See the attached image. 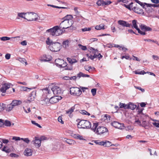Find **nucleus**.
<instances>
[{"label":"nucleus","instance_id":"f257e3e1","mask_svg":"<svg viewBox=\"0 0 159 159\" xmlns=\"http://www.w3.org/2000/svg\"><path fill=\"white\" fill-rule=\"evenodd\" d=\"M98 122L93 123L91 128V130L97 134L101 135L108 131V129L106 128L104 126L98 127Z\"/></svg>","mask_w":159,"mask_h":159},{"label":"nucleus","instance_id":"f03ea898","mask_svg":"<svg viewBox=\"0 0 159 159\" xmlns=\"http://www.w3.org/2000/svg\"><path fill=\"white\" fill-rule=\"evenodd\" d=\"M139 115L140 117L135 119V123L140 126L147 129L148 126V123L144 120L145 116L143 114H140Z\"/></svg>","mask_w":159,"mask_h":159},{"label":"nucleus","instance_id":"7ed1b4c3","mask_svg":"<svg viewBox=\"0 0 159 159\" xmlns=\"http://www.w3.org/2000/svg\"><path fill=\"white\" fill-rule=\"evenodd\" d=\"M43 91L44 93V95L45 97H46V98L41 101L40 103L43 105L49 106L50 105L49 98L50 97L49 95L51 93V92L50 89L47 88L43 89Z\"/></svg>","mask_w":159,"mask_h":159},{"label":"nucleus","instance_id":"20e7f679","mask_svg":"<svg viewBox=\"0 0 159 159\" xmlns=\"http://www.w3.org/2000/svg\"><path fill=\"white\" fill-rule=\"evenodd\" d=\"M60 28L59 26H56L48 30L46 32L50 33V34L53 36H58L61 35L63 32L62 30Z\"/></svg>","mask_w":159,"mask_h":159},{"label":"nucleus","instance_id":"39448f33","mask_svg":"<svg viewBox=\"0 0 159 159\" xmlns=\"http://www.w3.org/2000/svg\"><path fill=\"white\" fill-rule=\"evenodd\" d=\"M77 126L79 128L90 129L92 128L91 123L88 120H81L78 123Z\"/></svg>","mask_w":159,"mask_h":159},{"label":"nucleus","instance_id":"423d86ee","mask_svg":"<svg viewBox=\"0 0 159 159\" xmlns=\"http://www.w3.org/2000/svg\"><path fill=\"white\" fill-rule=\"evenodd\" d=\"M73 21L72 20H63L60 23L59 27L62 29H66L71 27L73 24Z\"/></svg>","mask_w":159,"mask_h":159},{"label":"nucleus","instance_id":"0eeeda50","mask_svg":"<svg viewBox=\"0 0 159 159\" xmlns=\"http://www.w3.org/2000/svg\"><path fill=\"white\" fill-rule=\"evenodd\" d=\"M61 48V45L58 42H55L51 44L49 47V49L52 51L58 52L59 51Z\"/></svg>","mask_w":159,"mask_h":159},{"label":"nucleus","instance_id":"6e6552de","mask_svg":"<svg viewBox=\"0 0 159 159\" xmlns=\"http://www.w3.org/2000/svg\"><path fill=\"white\" fill-rule=\"evenodd\" d=\"M70 93L72 95L79 96L82 93V91L79 88L74 87L70 88Z\"/></svg>","mask_w":159,"mask_h":159},{"label":"nucleus","instance_id":"1a4fd4ad","mask_svg":"<svg viewBox=\"0 0 159 159\" xmlns=\"http://www.w3.org/2000/svg\"><path fill=\"white\" fill-rule=\"evenodd\" d=\"M26 19L28 21L36 20L38 19L37 15L35 13L30 12L26 13Z\"/></svg>","mask_w":159,"mask_h":159},{"label":"nucleus","instance_id":"9d476101","mask_svg":"<svg viewBox=\"0 0 159 159\" xmlns=\"http://www.w3.org/2000/svg\"><path fill=\"white\" fill-rule=\"evenodd\" d=\"M51 92H52L55 95H59L61 93V89L56 85H53L51 88Z\"/></svg>","mask_w":159,"mask_h":159},{"label":"nucleus","instance_id":"9b49d317","mask_svg":"<svg viewBox=\"0 0 159 159\" xmlns=\"http://www.w3.org/2000/svg\"><path fill=\"white\" fill-rule=\"evenodd\" d=\"M12 86L13 85L10 83H4L2 84L0 90L2 93H4L7 90Z\"/></svg>","mask_w":159,"mask_h":159},{"label":"nucleus","instance_id":"f8f14e48","mask_svg":"<svg viewBox=\"0 0 159 159\" xmlns=\"http://www.w3.org/2000/svg\"><path fill=\"white\" fill-rule=\"evenodd\" d=\"M55 62L56 65H59L61 67H64L66 66V63L64 61L61 59H56Z\"/></svg>","mask_w":159,"mask_h":159},{"label":"nucleus","instance_id":"ddd939ff","mask_svg":"<svg viewBox=\"0 0 159 159\" xmlns=\"http://www.w3.org/2000/svg\"><path fill=\"white\" fill-rule=\"evenodd\" d=\"M34 140L32 142V143L34 144V146L37 148H39L41 146V142L38 137H35Z\"/></svg>","mask_w":159,"mask_h":159},{"label":"nucleus","instance_id":"4468645a","mask_svg":"<svg viewBox=\"0 0 159 159\" xmlns=\"http://www.w3.org/2000/svg\"><path fill=\"white\" fill-rule=\"evenodd\" d=\"M118 23L120 25H121L123 27H130L131 26V24L128 23L125 21L120 20L118 21Z\"/></svg>","mask_w":159,"mask_h":159},{"label":"nucleus","instance_id":"2eb2a0df","mask_svg":"<svg viewBox=\"0 0 159 159\" xmlns=\"http://www.w3.org/2000/svg\"><path fill=\"white\" fill-rule=\"evenodd\" d=\"M133 10L136 13L142 15L144 16V13L142 9L139 7H134L133 8Z\"/></svg>","mask_w":159,"mask_h":159},{"label":"nucleus","instance_id":"dca6fc26","mask_svg":"<svg viewBox=\"0 0 159 159\" xmlns=\"http://www.w3.org/2000/svg\"><path fill=\"white\" fill-rule=\"evenodd\" d=\"M33 151L29 148H26L24 152V155L26 156H31L32 155Z\"/></svg>","mask_w":159,"mask_h":159},{"label":"nucleus","instance_id":"f3484780","mask_svg":"<svg viewBox=\"0 0 159 159\" xmlns=\"http://www.w3.org/2000/svg\"><path fill=\"white\" fill-rule=\"evenodd\" d=\"M57 97V96L52 97L50 99H49V102H50V104L51 103L53 104L57 102H58Z\"/></svg>","mask_w":159,"mask_h":159},{"label":"nucleus","instance_id":"a211bd4d","mask_svg":"<svg viewBox=\"0 0 159 159\" xmlns=\"http://www.w3.org/2000/svg\"><path fill=\"white\" fill-rule=\"evenodd\" d=\"M140 27L141 29L143 30L149 31H151L152 30V29L151 28L148 27L145 25H141L140 26Z\"/></svg>","mask_w":159,"mask_h":159},{"label":"nucleus","instance_id":"6ab92c4d","mask_svg":"<svg viewBox=\"0 0 159 159\" xmlns=\"http://www.w3.org/2000/svg\"><path fill=\"white\" fill-rule=\"evenodd\" d=\"M11 103L13 105V107H14L15 106L20 105L21 103V101L20 100H13Z\"/></svg>","mask_w":159,"mask_h":159},{"label":"nucleus","instance_id":"aec40b11","mask_svg":"<svg viewBox=\"0 0 159 159\" xmlns=\"http://www.w3.org/2000/svg\"><path fill=\"white\" fill-rule=\"evenodd\" d=\"M132 26L133 28H134L136 30H138L139 28L138 27L137 25L138 24H139V23L137 22V20H133L132 21Z\"/></svg>","mask_w":159,"mask_h":159},{"label":"nucleus","instance_id":"412c9836","mask_svg":"<svg viewBox=\"0 0 159 159\" xmlns=\"http://www.w3.org/2000/svg\"><path fill=\"white\" fill-rule=\"evenodd\" d=\"M127 108L128 109H130L133 110L135 109L136 107V105L134 104L133 103L130 102L128 104H127Z\"/></svg>","mask_w":159,"mask_h":159},{"label":"nucleus","instance_id":"4be33fe9","mask_svg":"<svg viewBox=\"0 0 159 159\" xmlns=\"http://www.w3.org/2000/svg\"><path fill=\"white\" fill-rule=\"evenodd\" d=\"M5 107H6V111L9 112L11 111L14 107H13V105H12L11 103L10 104L7 105Z\"/></svg>","mask_w":159,"mask_h":159},{"label":"nucleus","instance_id":"5701e85b","mask_svg":"<svg viewBox=\"0 0 159 159\" xmlns=\"http://www.w3.org/2000/svg\"><path fill=\"white\" fill-rule=\"evenodd\" d=\"M64 139V141L70 145H74L75 143V142L73 140L66 139V138H65Z\"/></svg>","mask_w":159,"mask_h":159},{"label":"nucleus","instance_id":"b1692460","mask_svg":"<svg viewBox=\"0 0 159 159\" xmlns=\"http://www.w3.org/2000/svg\"><path fill=\"white\" fill-rule=\"evenodd\" d=\"M146 7H144L146 11L148 13H149L152 12L153 11V9L152 7L149 5H145Z\"/></svg>","mask_w":159,"mask_h":159},{"label":"nucleus","instance_id":"393cba45","mask_svg":"<svg viewBox=\"0 0 159 159\" xmlns=\"http://www.w3.org/2000/svg\"><path fill=\"white\" fill-rule=\"evenodd\" d=\"M104 26V25L103 24H102L98 25H96L95 27V29L98 30H99L101 29L104 30L105 29Z\"/></svg>","mask_w":159,"mask_h":159},{"label":"nucleus","instance_id":"a878e982","mask_svg":"<svg viewBox=\"0 0 159 159\" xmlns=\"http://www.w3.org/2000/svg\"><path fill=\"white\" fill-rule=\"evenodd\" d=\"M67 60L71 64H72L77 62V60L74 58H68Z\"/></svg>","mask_w":159,"mask_h":159},{"label":"nucleus","instance_id":"bb28decb","mask_svg":"<svg viewBox=\"0 0 159 159\" xmlns=\"http://www.w3.org/2000/svg\"><path fill=\"white\" fill-rule=\"evenodd\" d=\"M26 13H24L23 12L21 13H18L17 14V16H18L23 18L26 19Z\"/></svg>","mask_w":159,"mask_h":159},{"label":"nucleus","instance_id":"cd10ccee","mask_svg":"<svg viewBox=\"0 0 159 159\" xmlns=\"http://www.w3.org/2000/svg\"><path fill=\"white\" fill-rule=\"evenodd\" d=\"M85 69L89 72L91 71V70H93L95 69L94 67H91V66H84Z\"/></svg>","mask_w":159,"mask_h":159},{"label":"nucleus","instance_id":"c85d7f7f","mask_svg":"<svg viewBox=\"0 0 159 159\" xmlns=\"http://www.w3.org/2000/svg\"><path fill=\"white\" fill-rule=\"evenodd\" d=\"M69 41L68 40H66L63 42V46L64 48H66L68 47Z\"/></svg>","mask_w":159,"mask_h":159},{"label":"nucleus","instance_id":"c756f323","mask_svg":"<svg viewBox=\"0 0 159 159\" xmlns=\"http://www.w3.org/2000/svg\"><path fill=\"white\" fill-rule=\"evenodd\" d=\"M2 150L6 153H9L11 152V150L9 148L7 147H4L2 149Z\"/></svg>","mask_w":159,"mask_h":159},{"label":"nucleus","instance_id":"7c9ffc66","mask_svg":"<svg viewBox=\"0 0 159 159\" xmlns=\"http://www.w3.org/2000/svg\"><path fill=\"white\" fill-rule=\"evenodd\" d=\"M74 137L77 139L80 140H83V138L82 136L79 134H75L74 135Z\"/></svg>","mask_w":159,"mask_h":159},{"label":"nucleus","instance_id":"2f4dec72","mask_svg":"<svg viewBox=\"0 0 159 159\" xmlns=\"http://www.w3.org/2000/svg\"><path fill=\"white\" fill-rule=\"evenodd\" d=\"M46 43L47 45H49V48L51 44H53L54 43L49 38H48L46 41Z\"/></svg>","mask_w":159,"mask_h":159},{"label":"nucleus","instance_id":"473e14b6","mask_svg":"<svg viewBox=\"0 0 159 159\" xmlns=\"http://www.w3.org/2000/svg\"><path fill=\"white\" fill-rule=\"evenodd\" d=\"M124 125L123 123H119L118 124L117 126H116V128L122 129H124Z\"/></svg>","mask_w":159,"mask_h":159},{"label":"nucleus","instance_id":"72a5a7b5","mask_svg":"<svg viewBox=\"0 0 159 159\" xmlns=\"http://www.w3.org/2000/svg\"><path fill=\"white\" fill-rule=\"evenodd\" d=\"M75 109V107H72L68 111H66V113L67 114H70L74 111Z\"/></svg>","mask_w":159,"mask_h":159},{"label":"nucleus","instance_id":"f704fd0d","mask_svg":"<svg viewBox=\"0 0 159 159\" xmlns=\"http://www.w3.org/2000/svg\"><path fill=\"white\" fill-rule=\"evenodd\" d=\"M18 60L23 64H24L25 63V65H27V64L25 58H19Z\"/></svg>","mask_w":159,"mask_h":159},{"label":"nucleus","instance_id":"c9c22d12","mask_svg":"<svg viewBox=\"0 0 159 159\" xmlns=\"http://www.w3.org/2000/svg\"><path fill=\"white\" fill-rule=\"evenodd\" d=\"M133 72L134 73L138 75H144L146 73L144 70L141 71L140 72H138V70H135L133 71Z\"/></svg>","mask_w":159,"mask_h":159},{"label":"nucleus","instance_id":"e433bc0d","mask_svg":"<svg viewBox=\"0 0 159 159\" xmlns=\"http://www.w3.org/2000/svg\"><path fill=\"white\" fill-rule=\"evenodd\" d=\"M119 106L120 108H124L125 109H127L128 107L127 104L123 103H120Z\"/></svg>","mask_w":159,"mask_h":159},{"label":"nucleus","instance_id":"4c0bfd02","mask_svg":"<svg viewBox=\"0 0 159 159\" xmlns=\"http://www.w3.org/2000/svg\"><path fill=\"white\" fill-rule=\"evenodd\" d=\"M72 18V16L70 15H67L65 17H64L62 19L63 20H72L71 19Z\"/></svg>","mask_w":159,"mask_h":159},{"label":"nucleus","instance_id":"58836bf2","mask_svg":"<svg viewBox=\"0 0 159 159\" xmlns=\"http://www.w3.org/2000/svg\"><path fill=\"white\" fill-rule=\"evenodd\" d=\"M98 51H94V52H92V53L94 55L93 56H91V59L93 60L94 58H96L97 57H98V54H96L97 52H98Z\"/></svg>","mask_w":159,"mask_h":159},{"label":"nucleus","instance_id":"ea45409f","mask_svg":"<svg viewBox=\"0 0 159 159\" xmlns=\"http://www.w3.org/2000/svg\"><path fill=\"white\" fill-rule=\"evenodd\" d=\"M46 57V56H45L44 57L45 58V59H43V58L40 59V61L41 62L47 61H48L51 60V57H49V58H48L47 57Z\"/></svg>","mask_w":159,"mask_h":159},{"label":"nucleus","instance_id":"a19ab883","mask_svg":"<svg viewBox=\"0 0 159 159\" xmlns=\"http://www.w3.org/2000/svg\"><path fill=\"white\" fill-rule=\"evenodd\" d=\"M95 143L97 144H98L100 145H103L104 146V141H100V140H98L95 141Z\"/></svg>","mask_w":159,"mask_h":159},{"label":"nucleus","instance_id":"79ce46f5","mask_svg":"<svg viewBox=\"0 0 159 159\" xmlns=\"http://www.w3.org/2000/svg\"><path fill=\"white\" fill-rule=\"evenodd\" d=\"M79 47L83 50L85 51L87 50V48L86 46H83L80 44L78 45Z\"/></svg>","mask_w":159,"mask_h":159},{"label":"nucleus","instance_id":"37998d69","mask_svg":"<svg viewBox=\"0 0 159 159\" xmlns=\"http://www.w3.org/2000/svg\"><path fill=\"white\" fill-rule=\"evenodd\" d=\"M104 146L108 147L111 146V143L108 141H104Z\"/></svg>","mask_w":159,"mask_h":159},{"label":"nucleus","instance_id":"c03bdc74","mask_svg":"<svg viewBox=\"0 0 159 159\" xmlns=\"http://www.w3.org/2000/svg\"><path fill=\"white\" fill-rule=\"evenodd\" d=\"M80 113L83 115H87L88 116L90 115V114L89 113L84 110H81Z\"/></svg>","mask_w":159,"mask_h":159},{"label":"nucleus","instance_id":"a18cd8bd","mask_svg":"<svg viewBox=\"0 0 159 159\" xmlns=\"http://www.w3.org/2000/svg\"><path fill=\"white\" fill-rule=\"evenodd\" d=\"M4 125L7 126H10L11 125V123L10 121L6 120L4 122Z\"/></svg>","mask_w":159,"mask_h":159},{"label":"nucleus","instance_id":"49530a36","mask_svg":"<svg viewBox=\"0 0 159 159\" xmlns=\"http://www.w3.org/2000/svg\"><path fill=\"white\" fill-rule=\"evenodd\" d=\"M6 107L5 104L3 103H0V111H3L4 108Z\"/></svg>","mask_w":159,"mask_h":159},{"label":"nucleus","instance_id":"de8ad7c7","mask_svg":"<svg viewBox=\"0 0 159 159\" xmlns=\"http://www.w3.org/2000/svg\"><path fill=\"white\" fill-rule=\"evenodd\" d=\"M135 1L136 2L139 4L141 6L143 7H144L145 5L144 3H143L138 0H135Z\"/></svg>","mask_w":159,"mask_h":159},{"label":"nucleus","instance_id":"09e8293b","mask_svg":"<svg viewBox=\"0 0 159 159\" xmlns=\"http://www.w3.org/2000/svg\"><path fill=\"white\" fill-rule=\"evenodd\" d=\"M119 122L116 121H114L111 123V125L116 128V126H117Z\"/></svg>","mask_w":159,"mask_h":159},{"label":"nucleus","instance_id":"8fccbe9b","mask_svg":"<svg viewBox=\"0 0 159 159\" xmlns=\"http://www.w3.org/2000/svg\"><path fill=\"white\" fill-rule=\"evenodd\" d=\"M10 38L7 37H3L1 38V39L2 41H6L10 40Z\"/></svg>","mask_w":159,"mask_h":159},{"label":"nucleus","instance_id":"3c124183","mask_svg":"<svg viewBox=\"0 0 159 159\" xmlns=\"http://www.w3.org/2000/svg\"><path fill=\"white\" fill-rule=\"evenodd\" d=\"M89 51H90V52H94V51H98V50L97 49H95L93 48L92 47H89Z\"/></svg>","mask_w":159,"mask_h":159},{"label":"nucleus","instance_id":"603ef678","mask_svg":"<svg viewBox=\"0 0 159 159\" xmlns=\"http://www.w3.org/2000/svg\"><path fill=\"white\" fill-rule=\"evenodd\" d=\"M91 92L93 96H95L96 93V89H92L91 90Z\"/></svg>","mask_w":159,"mask_h":159},{"label":"nucleus","instance_id":"864d4df0","mask_svg":"<svg viewBox=\"0 0 159 159\" xmlns=\"http://www.w3.org/2000/svg\"><path fill=\"white\" fill-rule=\"evenodd\" d=\"M10 156L11 157H13L15 158H18L19 157V155L14 153H11L10 154Z\"/></svg>","mask_w":159,"mask_h":159},{"label":"nucleus","instance_id":"5fc2aeb1","mask_svg":"<svg viewBox=\"0 0 159 159\" xmlns=\"http://www.w3.org/2000/svg\"><path fill=\"white\" fill-rule=\"evenodd\" d=\"M31 123L32 124L35 125L37 126L39 128H41L42 127L40 126V125H39L38 123H36L35 121L34 120L31 121Z\"/></svg>","mask_w":159,"mask_h":159},{"label":"nucleus","instance_id":"6e6d98bb","mask_svg":"<svg viewBox=\"0 0 159 159\" xmlns=\"http://www.w3.org/2000/svg\"><path fill=\"white\" fill-rule=\"evenodd\" d=\"M102 3L103 1L102 0H99L96 3L98 6H100L101 5H102Z\"/></svg>","mask_w":159,"mask_h":159},{"label":"nucleus","instance_id":"4d7b16f0","mask_svg":"<svg viewBox=\"0 0 159 159\" xmlns=\"http://www.w3.org/2000/svg\"><path fill=\"white\" fill-rule=\"evenodd\" d=\"M85 74L80 72L77 75V77L80 78L81 77H84Z\"/></svg>","mask_w":159,"mask_h":159},{"label":"nucleus","instance_id":"13d9d810","mask_svg":"<svg viewBox=\"0 0 159 159\" xmlns=\"http://www.w3.org/2000/svg\"><path fill=\"white\" fill-rule=\"evenodd\" d=\"M21 140H23L26 143H28L30 142V140L28 138H21Z\"/></svg>","mask_w":159,"mask_h":159},{"label":"nucleus","instance_id":"bf43d9fd","mask_svg":"<svg viewBox=\"0 0 159 159\" xmlns=\"http://www.w3.org/2000/svg\"><path fill=\"white\" fill-rule=\"evenodd\" d=\"M91 30V28H84L82 29V30L83 32H85L86 31H89L90 30Z\"/></svg>","mask_w":159,"mask_h":159},{"label":"nucleus","instance_id":"052dcab7","mask_svg":"<svg viewBox=\"0 0 159 159\" xmlns=\"http://www.w3.org/2000/svg\"><path fill=\"white\" fill-rule=\"evenodd\" d=\"M21 89L22 90L25 91L27 90V89H31L27 87H25L24 86H21Z\"/></svg>","mask_w":159,"mask_h":159},{"label":"nucleus","instance_id":"680f3d73","mask_svg":"<svg viewBox=\"0 0 159 159\" xmlns=\"http://www.w3.org/2000/svg\"><path fill=\"white\" fill-rule=\"evenodd\" d=\"M20 44L22 46H26L27 44V42L26 40H24L21 42Z\"/></svg>","mask_w":159,"mask_h":159},{"label":"nucleus","instance_id":"e2e57ef3","mask_svg":"<svg viewBox=\"0 0 159 159\" xmlns=\"http://www.w3.org/2000/svg\"><path fill=\"white\" fill-rule=\"evenodd\" d=\"M135 88L136 89H138L141 90L142 92H144L145 90L144 89H142L141 87L138 86H134Z\"/></svg>","mask_w":159,"mask_h":159},{"label":"nucleus","instance_id":"0e129e2a","mask_svg":"<svg viewBox=\"0 0 159 159\" xmlns=\"http://www.w3.org/2000/svg\"><path fill=\"white\" fill-rule=\"evenodd\" d=\"M58 120L59 122H61L62 124H63L64 123V122L62 120V118L60 116L58 117Z\"/></svg>","mask_w":159,"mask_h":159},{"label":"nucleus","instance_id":"69168bd1","mask_svg":"<svg viewBox=\"0 0 159 159\" xmlns=\"http://www.w3.org/2000/svg\"><path fill=\"white\" fill-rule=\"evenodd\" d=\"M152 124L158 128L159 127V122H154L152 123Z\"/></svg>","mask_w":159,"mask_h":159},{"label":"nucleus","instance_id":"338daca9","mask_svg":"<svg viewBox=\"0 0 159 159\" xmlns=\"http://www.w3.org/2000/svg\"><path fill=\"white\" fill-rule=\"evenodd\" d=\"M137 30L138 31V32L140 34H141L142 35H144L146 34L145 32H143V31H141L139 28L138 29H138Z\"/></svg>","mask_w":159,"mask_h":159},{"label":"nucleus","instance_id":"774afa93","mask_svg":"<svg viewBox=\"0 0 159 159\" xmlns=\"http://www.w3.org/2000/svg\"><path fill=\"white\" fill-rule=\"evenodd\" d=\"M11 55L9 53L6 54L5 55V57L6 59L8 60L10 59Z\"/></svg>","mask_w":159,"mask_h":159}]
</instances>
